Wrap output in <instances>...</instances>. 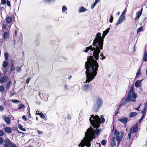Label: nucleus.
<instances>
[{
	"label": "nucleus",
	"mask_w": 147,
	"mask_h": 147,
	"mask_svg": "<svg viewBox=\"0 0 147 147\" xmlns=\"http://www.w3.org/2000/svg\"><path fill=\"white\" fill-rule=\"evenodd\" d=\"M64 89L65 90H68L67 86L66 85H64Z\"/></svg>",
	"instance_id": "obj_61"
},
{
	"label": "nucleus",
	"mask_w": 147,
	"mask_h": 147,
	"mask_svg": "<svg viewBox=\"0 0 147 147\" xmlns=\"http://www.w3.org/2000/svg\"><path fill=\"white\" fill-rule=\"evenodd\" d=\"M5 20L6 22L7 23L9 24L12 22L13 18L11 17L7 16Z\"/></svg>",
	"instance_id": "obj_15"
},
{
	"label": "nucleus",
	"mask_w": 147,
	"mask_h": 147,
	"mask_svg": "<svg viewBox=\"0 0 147 147\" xmlns=\"http://www.w3.org/2000/svg\"><path fill=\"white\" fill-rule=\"evenodd\" d=\"M138 113L136 112H131L129 114V116L130 117H133L137 115Z\"/></svg>",
	"instance_id": "obj_18"
},
{
	"label": "nucleus",
	"mask_w": 147,
	"mask_h": 147,
	"mask_svg": "<svg viewBox=\"0 0 147 147\" xmlns=\"http://www.w3.org/2000/svg\"><path fill=\"white\" fill-rule=\"evenodd\" d=\"M9 78L8 77L6 76H4L2 78H0V83L3 84L4 82H6L8 81Z\"/></svg>",
	"instance_id": "obj_11"
},
{
	"label": "nucleus",
	"mask_w": 147,
	"mask_h": 147,
	"mask_svg": "<svg viewBox=\"0 0 147 147\" xmlns=\"http://www.w3.org/2000/svg\"><path fill=\"white\" fill-rule=\"evenodd\" d=\"M116 145V142L115 141H112L111 142V147L115 146Z\"/></svg>",
	"instance_id": "obj_36"
},
{
	"label": "nucleus",
	"mask_w": 147,
	"mask_h": 147,
	"mask_svg": "<svg viewBox=\"0 0 147 147\" xmlns=\"http://www.w3.org/2000/svg\"><path fill=\"white\" fill-rule=\"evenodd\" d=\"M141 68L140 67L139 69L138 70L137 73L136 74V78H138L140 75L141 74Z\"/></svg>",
	"instance_id": "obj_27"
},
{
	"label": "nucleus",
	"mask_w": 147,
	"mask_h": 147,
	"mask_svg": "<svg viewBox=\"0 0 147 147\" xmlns=\"http://www.w3.org/2000/svg\"><path fill=\"white\" fill-rule=\"evenodd\" d=\"M106 142L105 141V140H103L101 142V144L102 145H104L106 144Z\"/></svg>",
	"instance_id": "obj_47"
},
{
	"label": "nucleus",
	"mask_w": 147,
	"mask_h": 147,
	"mask_svg": "<svg viewBox=\"0 0 147 147\" xmlns=\"http://www.w3.org/2000/svg\"><path fill=\"white\" fill-rule=\"evenodd\" d=\"M30 78H27L26 80V84H28L29 83V82H30Z\"/></svg>",
	"instance_id": "obj_52"
},
{
	"label": "nucleus",
	"mask_w": 147,
	"mask_h": 147,
	"mask_svg": "<svg viewBox=\"0 0 147 147\" xmlns=\"http://www.w3.org/2000/svg\"><path fill=\"white\" fill-rule=\"evenodd\" d=\"M143 29V27H140L139 28L137 31V33L138 34L139 32L141 31Z\"/></svg>",
	"instance_id": "obj_43"
},
{
	"label": "nucleus",
	"mask_w": 147,
	"mask_h": 147,
	"mask_svg": "<svg viewBox=\"0 0 147 147\" xmlns=\"http://www.w3.org/2000/svg\"><path fill=\"white\" fill-rule=\"evenodd\" d=\"M115 136H113L111 140L112 141H115Z\"/></svg>",
	"instance_id": "obj_60"
},
{
	"label": "nucleus",
	"mask_w": 147,
	"mask_h": 147,
	"mask_svg": "<svg viewBox=\"0 0 147 147\" xmlns=\"http://www.w3.org/2000/svg\"><path fill=\"white\" fill-rule=\"evenodd\" d=\"M100 56L102 57V58H100L101 60H103V59H105V57L103 56V54L102 53L100 54Z\"/></svg>",
	"instance_id": "obj_37"
},
{
	"label": "nucleus",
	"mask_w": 147,
	"mask_h": 147,
	"mask_svg": "<svg viewBox=\"0 0 147 147\" xmlns=\"http://www.w3.org/2000/svg\"><path fill=\"white\" fill-rule=\"evenodd\" d=\"M131 132H130L128 134V139H129L131 137Z\"/></svg>",
	"instance_id": "obj_53"
},
{
	"label": "nucleus",
	"mask_w": 147,
	"mask_h": 147,
	"mask_svg": "<svg viewBox=\"0 0 147 147\" xmlns=\"http://www.w3.org/2000/svg\"><path fill=\"white\" fill-rule=\"evenodd\" d=\"M99 108V107H98L97 105H96V104H95L93 106L92 110L93 111H97Z\"/></svg>",
	"instance_id": "obj_23"
},
{
	"label": "nucleus",
	"mask_w": 147,
	"mask_h": 147,
	"mask_svg": "<svg viewBox=\"0 0 147 147\" xmlns=\"http://www.w3.org/2000/svg\"><path fill=\"white\" fill-rule=\"evenodd\" d=\"M87 10L83 7H82L79 9V12L80 13L86 11Z\"/></svg>",
	"instance_id": "obj_22"
},
{
	"label": "nucleus",
	"mask_w": 147,
	"mask_h": 147,
	"mask_svg": "<svg viewBox=\"0 0 147 147\" xmlns=\"http://www.w3.org/2000/svg\"><path fill=\"white\" fill-rule=\"evenodd\" d=\"M15 68L14 67V64L13 63H12L10 67V71H15Z\"/></svg>",
	"instance_id": "obj_25"
},
{
	"label": "nucleus",
	"mask_w": 147,
	"mask_h": 147,
	"mask_svg": "<svg viewBox=\"0 0 147 147\" xmlns=\"http://www.w3.org/2000/svg\"><path fill=\"white\" fill-rule=\"evenodd\" d=\"M4 108L2 105H0V111H3Z\"/></svg>",
	"instance_id": "obj_54"
},
{
	"label": "nucleus",
	"mask_w": 147,
	"mask_h": 147,
	"mask_svg": "<svg viewBox=\"0 0 147 147\" xmlns=\"http://www.w3.org/2000/svg\"><path fill=\"white\" fill-rule=\"evenodd\" d=\"M143 79L140 80H138L136 81L135 83V86L136 88H138L140 87V85L141 84V83L142 82V81H143Z\"/></svg>",
	"instance_id": "obj_16"
},
{
	"label": "nucleus",
	"mask_w": 147,
	"mask_h": 147,
	"mask_svg": "<svg viewBox=\"0 0 147 147\" xmlns=\"http://www.w3.org/2000/svg\"><path fill=\"white\" fill-rule=\"evenodd\" d=\"M39 115L40 116V117L42 118L43 119L45 118V116L42 113H39Z\"/></svg>",
	"instance_id": "obj_39"
},
{
	"label": "nucleus",
	"mask_w": 147,
	"mask_h": 147,
	"mask_svg": "<svg viewBox=\"0 0 147 147\" xmlns=\"http://www.w3.org/2000/svg\"><path fill=\"white\" fill-rule=\"evenodd\" d=\"M6 2H7V5L8 6L10 7L11 6L10 2L9 1L7 0Z\"/></svg>",
	"instance_id": "obj_46"
},
{
	"label": "nucleus",
	"mask_w": 147,
	"mask_h": 147,
	"mask_svg": "<svg viewBox=\"0 0 147 147\" xmlns=\"http://www.w3.org/2000/svg\"><path fill=\"white\" fill-rule=\"evenodd\" d=\"M142 8L140 11L136 13V16L135 18V20L136 21L138 20L139 18L141 15L142 12Z\"/></svg>",
	"instance_id": "obj_9"
},
{
	"label": "nucleus",
	"mask_w": 147,
	"mask_h": 147,
	"mask_svg": "<svg viewBox=\"0 0 147 147\" xmlns=\"http://www.w3.org/2000/svg\"><path fill=\"white\" fill-rule=\"evenodd\" d=\"M141 104H140L139 105V106L137 108H135V110H138V111H140L139 110V109H140V106H141Z\"/></svg>",
	"instance_id": "obj_59"
},
{
	"label": "nucleus",
	"mask_w": 147,
	"mask_h": 147,
	"mask_svg": "<svg viewBox=\"0 0 147 147\" xmlns=\"http://www.w3.org/2000/svg\"><path fill=\"white\" fill-rule=\"evenodd\" d=\"M9 34L7 32H4L3 35V38L4 39H6L9 37Z\"/></svg>",
	"instance_id": "obj_20"
},
{
	"label": "nucleus",
	"mask_w": 147,
	"mask_h": 147,
	"mask_svg": "<svg viewBox=\"0 0 147 147\" xmlns=\"http://www.w3.org/2000/svg\"><path fill=\"white\" fill-rule=\"evenodd\" d=\"M101 119V121L102 123H104L105 121V119L103 117V115H101L100 116Z\"/></svg>",
	"instance_id": "obj_34"
},
{
	"label": "nucleus",
	"mask_w": 147,
	"mask_h": 147,
	"mask_svg": "<svg viewBox=\"0 0 147 147\" xmlns=\"http://www.w3.org/2000/svg\"><path fill=\"white\" fill-rule=\"evenodd\" d=\"M89 121L93 128L90 127L87 129L85 134V136L87 137V139L84 138L79 144V147H84L85 145L88 147H90L91 145L90 142L93 139L98 136L101 131V129H98L100 126V121L99 117L97 115L95 116L93 115H91Z\"/></svg>",
	"instance_id": "obj_2"
},
{
	"label": "nucleus",
	"mask_w": 147,
	"mask_h": 147,
	"mask_svg": "<svg viewBox=\"0 0 147 147\" xmlns=\"http://www.w3.org/2000/svg\"><path fill=\"white\" fill-rule=\"evenodd\" d=\"M90 86V84H86L83 85L82 87V90L84 92H88L89 90Z\"/></svg>",
	"instance_id": "obj_6"
},
{
	"label": "nucleus",
	"mask_w": 147,
	"mask_h": 147,
	"mask_svg": "<svg viewBox=\"0 0 147 147\" xmlns=\"http://www.w3.org/2000/svg\"><path fill=\"white\" fill-rule=\"evenodd\" d=\"M125 19V16L121 15L119 19L115 24L116 25L120 24L123 22Z\"/></svg>",
	"instance_id": "obj_7"
},
{
	"label": "nucleus",
	"mask_w": 147,
	"mask_h": 147,
	"mask_svg": "<svg viewBox=\"0 0 147 147\" xmlns=\"http://www.w3.org/2000/svg\"><path fill=\"white\" fill-rule=\"evenodd\" d=\"M5 90L4 88L2 86H0V92L3 93Z\"/></svg>",
	"instance_id": "obj_33"
},
{
	"label": "nucleus",
	"mask_w": 147,
	"mask_h": 147,
	"mask_svg": "<svg viewBox=\"0 0 147 147\" xmlns=\"http://www.w3.org/2000/svg\"><path fill=\"white\" fill-rule=\"evenodd\" d=\"M138 128V123H137L135 125L132 127L129 130V131L131 132L134 133L136 132L137 131Z\"/></svg>",
	"instance_id": "obj_8"
},
{
	"label": "nucleus",
	"mask_w": 147,
	"mask_h": 147,
	"mask_svg": "<svg viewBox=\"0 0 147 147\" xmlns=\"http://www.w3.org/2000/svg\"><path fill=\"white\" fill-rule=\"evenodd\" d=\"M134 85L133 84L129 91L127 93V97L125 100H122V103L120 104L118 108V111H119L121 107L122 106H125L127 103L130 101L135 102L136 101V99L137 98V95L134 91Z\"/></svg>",
	"instance_id": "obj_3"
},
{
	"label": "nucleus",
	"mask_w": 147,
	"mask_h": 147,
	"mask_svg": "<svg viewBox=\"0 0 147 147\" xmlns=\"http://www.w3.org/2000/svg\"><path fill=\"white\" fill-rule=\"evenodd\" d=\"M10 147H18L17 146L16 144L13 142H11V145H10Z\"/></svg>",
	"instance_id": "obj_42"
},
{
	"label": "nucleus",
	"mask_w": 147,
	"mask_h": 147,
	"mask_svg": "<svg viewBox=\"0 0 147 147\" xmlns=\"http://www.w3.org/2000/svg\"><path fill=\"white\" fill-rule=\"evenodd\" d=\"M126 12V9L125 8L124 10L123 11V12H122L121 14V15L123 16H125V13Z\"/></svg>",
	"instance_id": "obj_44"
},
{
	"label": "nucleus",
	"mask_w": 147,
	"mask_h": 147,
	"mask_svg": "<svg viewBox=\"0 0 147 147\" xmlns=\"http://www.w3.org/2000/svg\"><path fill=\"white\" fill-rule=\"evenodd\" d=\"M4 141L3 139L1 137H0V144H3Z\"/></svg>",
	"instance_id": "obj_48"
},
{
	"label": "nucleus",
	"mask_w": 147,
	"mask_h": 147,
	"mask_svg": "<svg viewBox=\"0 0 147 147\" xmlns=\"http://www.w3.org/2000/svg\"><path fill=\"white\" fill-rule=\"evenodd\" d=\"M7 26V25L5 24H3L2 25V29H5Z\"/></svg>",
	"instance_id": "obj_40"
},
{
	"label": "nucleus",
	"mask_w": 147,
	"mask_h": 147,
	"mask_svg": "<svg viewBox=\"0 0 147 147\" xmlns=\"http://www.w3.org/2000/svg\"><path fill=\"white\" fill-rule=\"evenodd\" d=\"M11 141L8 138H6L4 140L3 147H10Z\"/></svg>",
	"instance_id": "obj_5"
},
{
	"label": "nucleus",
	"mask_w": 147,
	"mask_h": 147,
	"mask_svg": "<svg viewBox=\"0 0 147 147\" xmlns=\"http://www.w3.org/2000/svg\"><path fill=\"white\" fill-rule=\"evenodd\" d=\"M147 108V106H144V108L143 109V110L142 111H145Z\"/></svg>",
	"instance_id": "obj_62"
},
{
	"label": "nucleus",
	"mask_w": 147,
	"mask_h": 147,
	"mask_svg": "<svg viewBox=\"0 0 147 147\" xmlns=\"http://www.w3.org/2000/svg\"><path fill=\"white\" fill-rule=\"evenodd\" d=\"M102 104V100L101 98L98 99L96 101V104L99 107H101Z\"/></svg>",
	"instance_id": "obj_13"
},
{
	"label": "nucleus",
	"mask_w": 147,
	"mask_h": 147,
	"mask_svg": "<svg viewBox=\"0 0 147 147\" xmlns=\"http://www.w3.org/2000/svg\"><path fill=\"white\" fill-rule=\"evenodd\" d=\"M3 119L4 120V121L6 122L7 124H9L10 123V120L9 117H6L4 115L3 117Z\"/></svg>",
	"instance_id": "obj_14"
},
{
	"label": "nucleus",
	"mask_w": 147,
	"mask_h": 147,
	"mask_svg": "<svg viewBox=\"0 0 147 147\" xmlns=\"http://www.w3.org/2000/svg\"><path fill=\"white\" fill-rule=\"evenodd\" d=\"M16 69L18 72H20L21 71V67L20 66H18L16 67Z\"/></svg>",
	"instance_id": "obj_38"
},
{
	"label": "nucleus",
	"mask_w": 147,
	"mask_h": 147,
	"mask_svg": "<svg viewBox=\"0 0 147 147\" xmlns=\"http://www.w3.org/2000/svg\"><path fill=\"white\" fill-rule=\"evenodd\" d=\"M11 84V81H9L7 83L6 87L7 89H9Z\"/></svg>",
	"instance_id": "obj_24"
},
{
	"label": "nucleus",
	"mask_w": 147,
	"mask_h": 147,
	"mask_svg": "<svg viewBox=\"0 0 147 147\" xmlns=\"http://www.w3.org/2000/svg\"><path fill=\"white\" fill-rule=\"evenodd\" d=\"M96 5L94 3L91 6V8L92 9H93L94 7L96 6Z\"/></svg>",
	"instance_id": "obj_55"
},
{
	"label": "nucleus",
	"mask_w": 147,
	"mask_h": 147,
	"mask_svg": "<svg viewBox=\"0 0 147 147\" xmlns=\"http://www.w3.org/2000/svg\"><path fill=\"white\" fill-rule=\"evenodd\" d=\"M67 119H71V116L69 115H68V117H67Z\"/></svg>",
	"instance_id": "obj_63"
},
{
	"label": "nucleus",
	"mask_w": 147,
	"mask_h": 147,
	"mask_svg": "<svg viewBox=\"0 0 147 147\" xmlns=\"http://www.w3.org/2000/svg\"><path fill=\"white\" fill-rule=\"evenodd\" d=\"M114 134L115 136H119V135H120V133L117 131V129H115V131Z\"/></svg>",
	"instance_id": "obj_31"
},
{
	"label": "nucleus",
	"mask_w": 147,
	"mask_h": 147,
	"mask_svg": "<svg viewBox=\"0 0 147 147\" xmlns=\"http://www.w3.org/2000/svg\"><path fill=\"white\" fill-rule=\"evenodd\" d=\"M40 96L41 98H43V99L45 100H47L48 97V96L46 93L42 91L38 93Z\"/></svg>",
	"instance_id": "obj_4"
},
{
	"label": "nucleus",
	"mask_w": 147,
	"mask_h": 147,
	"mask_svg": "<svg viewBox=\"0 0 147 147\" xmlns=\"http://www.w3.org/2000/svg\"><path fill=\"white\" fill-rule=\"evenodd\" d=\"M37 132H38V133L39 134H42L43 133L42 131H38V130H37Z\"/></svg>",
	"instance_id": "obj_58"
},
{
	"label": "nucleus",
	"mask_w": 147,
	"mask_h": 147,
	"mask_svg": "<svg viewBox=\"0 0 147 147\" xmlns=\"http://www.w3.org/2000/svg\"><path fill=\"white\" fill-rule=\"evenodd\" d=\"M24 107V106L22 104H20L19 106V107L18 108V109H23Z\"/></svg>",
	"instance_id": "obj_35"
},
{
	"label": "nucleus",
	"mask_w": 147,
	"mask_h": 147,
	"mask_svg": "<svg viewBox=\"0 0 147 147\" xmlns=\"http://www.w3.org/2000/svg\"><path fill=\"white\" fill-rule=\"evenodd\" d=\"M143 60L145 61H147V54H145V55H144L143 58Z\"/></svg>",
	"instance_id": "obj_32"
},
{
	"label": "nucleus",
	"mask_w": 147,
	"mask_h": 147,
	"mask_svg": "<svg viewBox=\"0 0 147 147\" xmlns=\"http://www.w3.org/2000/svg\"><path fill=\"white\" fill-rule=\"evenodd\" d=\"M67 8L66 7V6L65 5H63L62 7V13H64L65 11L67 10Z\"/></svg>",
	"instance_id": "obj_30"
},
{
	"label": "nucleus",
	"mask_w": 147,
	"mask_h": 147,
	"mask_svg": "<svg viewBox=\"0 0 147 147\" xmlns=\"http://www.w3.org/2000/svg\"><path fill=\"white\" fill-rule=\"evenodd\" d=\"M110 29V28L109 27V28H107L103 32L102 35V41H104V38H105V36H106L107 34L109 32Z\"/></svg>",
	"instance_id": "obj_10"
},
{
	"label": "nucleus",
	"mask_w": 147,
	"mask_h": 147,
	"mask_svg": "<svg viewBox=\"0 0 147 147\" xmlns=\"http://www.w3.org/2000/svg\"><path fill=\"white\" fill-rule=\"evenodd\" d=\"M3 135L4 132L1 129H0V136H3Z\"/></svg>",
	"instance_id": "obj_49"
},
{
	"label": "nucleus",
	"mask_w": 147,
	"mask_h": 147,
	"mask_svg": "<svg viewBox=\"0 0 147 147\" xmlns=\"http://www.w3.org/2000/svg\"><path fill=\"white\" fill-rule=\"evenodd\" d=\"M113 17L112 16V15L111 16V17L109 19V22L111 23H112L113 22Z\"/></svg>",
	"instance_id": "obj_45"
},
{
	"label": "nucleus",
	"mask_w": 147,
	"mask_h": 147,
	"mask_svg": "<svg viewBox=\"0 0 147 147\" xmlns=\"http://www.w3.org/2000/svg\"><path fill=\"white\" fill-rule=\"evenodd\" d=\"M102 36H101V33L98 32L93 40L92 43L93 47L91 45L87 47L86 49L84 50L85 52H88L91 56L88 57L87 61L85 62L87 79L84 83H89L91 81L97 74L99 65L97 61L94 59L93 56L96 60L98 59L99 54L100 50L103 49V41H102Z\"/></svg>",
	"instance_id": "obj_1"
},
{
	"label": "nucleus",
	"mask_w": 147,
	"mask_h": 147,
	"mask_svg": "<svg viewBox=\"0 0 147 147\" xmlns=\"http://www.w3.org/2000/svg\"><path fill=\"white\" fill-rule=\"evenodd\" d=\"M6 1L5 0H1V3L3 5L6 4Z\"/></svg>",
	"instance_id": "obj_51"
},
{
	"label": "nucleus",
	"mask_w": 147,
	"mask_h": 147,
	"mask_svg": "<svg viewBox=\"0 0 147 147\" xmlns=\"http://www.w3.org/2000/svg\"><path fill=\"white\" fill-rule=\"evenodd\" d=\"M4 56L5 60H7L8 58V53H4Z\"/></svg>",
	"instance_id": "obj_29"
},
{
	"label": "nucleus",
	"mask_w": 147,
	"mask_h": 147,
	"mask_svg": "<svg viewBox=\"0 0 147 147\" xmlns=\"http://www.w3.org/2000/svg\"><path fill=\"white\" fill-rule=\"evenodd\" d=\"M11 101L13 103H18L19 102V101L18 100L13 99L12 100H11Z\"/></svg>",
	"instance_id": "obj_41"
},
{
	"label": "nucleus",
	"mask_w": 147,
	"mask_h": 147,
	"mask_svg": "<svg viewBox=\"0 0 147 147\" xmlns=\"http://www.w3.org/2000/svg\"><path fill=\"white\" fill-rule=\"evenodd\" d=\"M22 118L25 121H26L27 119L25 115H23L22 116Z\"/></svg>",
	"instance_id": "obj_56"
},
{
	"label": "nucleus",
	"mask_w": 147,
	"mask_h": 147,
	"mask_svg": "<svg viewBox=\"0 0 147 147\" xmlns=\"http://www.w3.org/2000/svg\"><path fill=\"white\" fill-rule=\"evenodd\" d=\"M8 66V63L6 61H4L3 62L2 66L4 68H6Z\"/></svg>",
	"instance_id": "obj_21"
},
{
	"label": "nucleus",
	"mask_w": 147,
	"mask_h": 147,
	"mask_svg": "<svg viewBox=\"0 0 147 147\" xmlns=\"http://www.w3.org/2000/svg\"><path fill=\"white\" fill-rule=\"evenodd\" d=\"M53 0H43V2L45 4H50Z\"/></svg>",
	"instance_id": "obj_28"
},
{
	"label": "nucleus",
	"mask_w": 147,
	"mask_h": 147,
	"mask_svg": "<svg viewBox=\"0 0 147 147\" xmlns=\"http://www.w3.org/2000/svg\"><path fill=\"white\" fill-rule=\"evenodd\" d=\"M145 116H144V115H142V116L141 117V118L139 120V123H140L143 120L144 118V117Z\"/></svg>",
	"instance_id": "obj_50"
},
{
	"label": "nucleus",
	"mask_w": 147,
	"mask_h": 147,
	"mask_svg": "<svg viewBox=\"0 0 147 147\" xmlns=\"http://www.w3.org/2000/svg\"><path fill=\"white\" fill-rule=\"evenodd\" d=\"M123 136V134H121L120 136H116V139L117 141L121 142L122 140V138Z\"/></svg>",
	"instance_id": "obj_17"
},
{
	"label": "nucleus",
	"mask_w": 147,
	"mask_h": 147,
	"mask_svg": "<svg viewBox=\"0 0 147 147\" xmlns=\"http://www.w3.org/2000/svg\"><path fill=\"white\" fill-rule=\"evenodd\" d=\"M4 131L6 133H11L12 131L11 128L10 127H5L4 128Z\"/></svg>",
	"instance_id": "obj_19"
},
{
	"label": "nucleus",
	"mask_w": 147,
	"mask_h": 147,
	"mask_svg": "<svg viewBox=\"0 0 147 147\" xmlns=\"http://www.w3.org/2000/svg\"><path fill=\"white\" fill-rule=\"evenodd\" d=\"M141 113L142 114H143V115H144V116H145L146 115V113L145 112V111H141Z\"/></svg>",
	"instance_id": "obj_57"
},
{
	"label": "nucleus",
	"mask_w": 147,
	"mask_h": 147,
	"mask_svg": "<svg viewBox=\"0 0 147 147\" xmlns=\"http://www.w3.org/2000/svg\"><path fill=\"white\" fill-rule=\"evenodd\" d=\"M18 127L19 128L21 131H25L26 130L25 129L23 128L22 125L20 124L18 125Z\"/></svg>",
	"instance_id": "obj_26"
},
{
	"label": "nucleus",
	"mask_w": 147,
	"mask_h": 147,
	"mask_svg": "<svg viewBox=\"0 0 147 147\" xmlns=\"http://www.w3.org/2000/svg\"><path fill=\"white\" fill-rule=\"evenodd\" d=\"M118 121L123 123L124 125H125L128 121V119L126 117L123 118H120L118 119Z\"/></svg>",
	"instance_id": "obj_12"
},
{
	"label": "nucleus",
	"mask_w": 147,
	"mask_h": 147,
	"mask_svg": "<svg viewBox=\"0 0 147 147\" xmlns=\"http://www.w3.org/2000/svg\"><path fill=\"white\" fill-rule=\"evenodd\" d=\"M117 141V147L119 146V144H120V142H120L119 141Z\"/></svg>",
	"instance_id": "obj_64"
}]
</instances>
